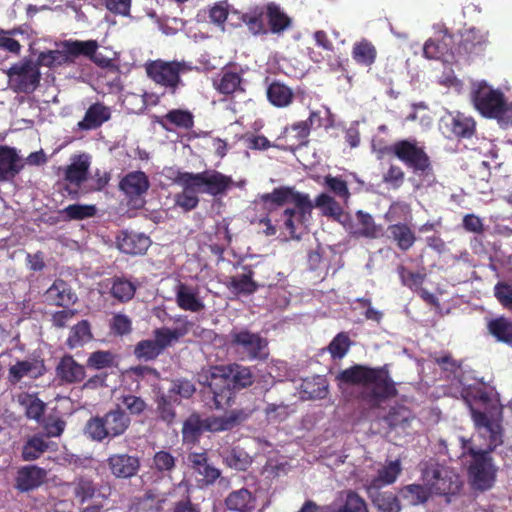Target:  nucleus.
I'll return each instance as SVG.
<instances>
[{"mask_svg":"<svg viewBox=\"0 0 512 512\" xmlns=\"http://www.w3.org/2000/svg\"><path fill=\"white\" fill-rule=\"evenodd\" d=\"M244 79L238 72L223 69L216 79L213 80L215 90L225 96L235 93H244Z\"/></svg>","mask_w":512,"mask_h":512,"instance_id":"cd10ccee","label":"nucleus"},{"mask_svg":"<svg viewBox=\"0 0 512 512\" xmlns=\"http://www.w3.org/2000/svg\"><path fill=\"white\" fill-rule=\"evenodd\" d=\"M352 341L346 332L338 333L330 342L327 349L332 359H342L348 353Z\"/></svg>","mask_w":512,"mask_h":512,"instance_id":"864d4df0","label":"nucleus"},{"mask_svg":"<svg viewBox=\"0 0 512 512\" xmlns=\"http://www.w3.org/2000/svg\"><path fill=\"white\" fill-rule=\"evenodd\" d=\"M59 49L47 50L39 53L35 63L40 68H52L70 64L81 55H92L98 49L96 40H64L58 44Z\"/></svg>","mask_w":512,"mask_h":512,"instance_id":"1a4fd4ad","label":"nucleus"},{"mask_svg":"<svg viewBox=\"0 0 512 512\" xmlns=\"http://www.w3.org/2000/svg\"><path fill=\"white\" fill-rule=\"evenodd\" d=\"M158 123L166 130H170L166 126V123H169L177 128L189 130L194 126V116L188 110L172 109L168 111L164 116H162Z\"/></svg>","mask_w":512,"mask_h":512,"instance_id":"a19ab883","label":"nucleus"},{"mask_svg":"<svg viewBox=\"0 0 512 512\" xmlns=\"http://www.w3.org/2000/svg\"><path fill=\"white\" fill-rule=\"evenodd\" d=\"M176 457L166 450H160L153 456V468L162 475L171 474L176 468Z\"/></svg>","mask_w":512,"mask_h":512,"instance_id":"5fc2aeb1","label":"nucleus"},{"mask_svg":"<svg viewBox=\"0 0 512 512\" xmlns=\"http://www.w3.org/2000/svg\"><path fill=\"white\" fill-rule=\"evenodd\" d=\"M472 100L475 108L485 117L493 118L500 112L503 106L504 95L499 90H494L485 83L478 85L473 91Z\"/></svg>","mask_w":512,"mask_h":512,"instance_id":"dca6fc26","label":"nucleus"},{"mask_svg":"<svg viewBox=\"0 0 512 512\" xmlns=\"http://www.w3.org/2000/svg\"><path fill=\"white\" fill-rule=\"evenodd\" d=\"M48 443L41 436L29 438L22 447L21 458L24 461H34L46 452Z\"/></svg>","mask_w":512,"mask_h":512,"instance_id":"49530a36","label":"nucleus"},{"mask_svg":"<svg viewBox=\"0 0 512 512\" xmlns=\"http://www.w3.org/2000/svg\"><path fill=\"white\" fill-rule=\"evenodd\" d=\"M487 327L497 341L512 346V320L500 316L490 320Z\"/></svg>","mask_w":512,"mask_h":512,"instance_id":"79ce46f5","label":"nucleus"},{"mask_svg":"<svg viewBox=\"0 0 512 512\" xmlns=\"http://www.w3.org/2000/svg\"><path fill=\"white\" fill-rule=\"evenodd\" d=\"M443 134L449 139H469L476 131L472 117L463 113H449L441 119Z\"/></svg>","mask_w":512,"mask_h":512,"instance_id":"a211bd4d","label":"nucleus"},{"mask_svg":"<svg viewBox=\"0 0 512 512\" xmlns=\"http://www.w3.org/2000/svg\"><path fill=\"white\" fill-rule=\"evenodd\" d=\"M110 474L119 480H131L136 477L141 468V459L129 453H114L105 460Z\"/></svg>","mask_w":512,"mask_h":512,"instance_id":"2eb2a0df","label":"nucleus"},{"mask_svg":"<svg viewBox=\"0 0 512 512\" xmlns=\"http://www.w3.org/2000/svg\"><path fill=\"white\" fill-rule=\"evenodd\" d=\"M447 50V44L443 41L428 39L424 44L423 54L428 59H440Z\"/></svg>","mask_w":512,"mask_h":512,"instance_id":"338daca9","label":"nucleus"},{"mask_svg":"<svg viewBox=\"0 0 512 512\" xmlns=\"http://www.w3.org/2000/svg\"><path fill=\"white\" fill-rule=\"evenodd\" d=\"M183 69V64L177 61L166 62L160 59L146 65L148 77L156 84L168 89L172 94L182 85L180 73Z\"/></svg>","mask_w":512,"mask_h":512,"instance_id":"4468645a","label":"nucleus"},{"mask_svg":"<svg viewBox=\"0 0 512 512\" xmlns=\"http://www.w3.org/2000/svg\"><path fill=\"white\" fill-rule=\"evenodd\" d=\"M151 243L149 236L135 231L121 230L116 236L117 248L127 255H144Z\"/></svg>","mask_w":512,"mask_h":512,"instance_id":"6ab92c4d","label":"nucleus"},{"mask_svg":"<svg viewBox=\"0 0 512 512\" xmlns=\"http://www.w3.org/2000/svg\"><path fill=\"white\" fill-rule=\"evenodd\" d=\"M430 357L439 366L446 379L459 385L464 384L463 362L461 360L455 359L450 352L434 353Z\"/></svg>","mask_w":512,"mask_h":512,"instance_id":"5701e85b","label":"nucleus"},{"mask_svg":"<svg viewBox=\"0 0 512 512\" xmlns=\"http://www.w3.org/2000/svg\"><path fill=\"white\" fill-rule=\"evenodd\" d=\"M336 380L347 385L362 386L359 399L371 408H379L382 403L398 395L396 383L386 365L370 367L355 364L340 371Z\"/></svg>","mask_w":512,"mask_h":512,"instance_id":"f03ea898","label":"nucleus"},{"mask_svg":"<svg viewBox=\"0 0 512 512\" xmlns=\"http://www.w3.org/2000/svg\"><path fill=\"white\" fill-rule=\"evenodd\" d=\"M205 418H201L199 414H191L183 423L182 439L184 443L194 444L200 436L207 432Z\"/></svg>","mask_w":512,"mask_h":512,"instance_id":"58836bf2","label":"nucleus"},{"mask_svg":"<svg viewBox=\"0 0 512 512\" xmlns=\"http://www.w3.org/2000/svg\"><path fill=\"white\" fill-rule=\"evenodd\" d=\"M174 181L182 187V191L175 195V203L185 211H191L198 206L199 193L222 195L233 183L230 176L217 170H205L199 173L178 172Z\"/></svg>","mask_w":512,"mask_h":512,"instance_id":"20e7f679","label":"nucleus"},{"mask_svg":"<svg viewBox=\"0 0 512 512\" xmlns=\"http://www.w3.org/2000/svg\"><path fill=\"white\" fill-rule=\"evenodd\" d=\"M43 296L47 304L63 308L74 305L78 299L71 285L63 279H56Z\"/></svg>","mask_w":512,"mask_h":512,"instance_id":"412c9836","label":"nucleus"},{"mask_svg":"<svg viewBox=\"0 0 512 512\" xmlns=\"http://www.w3.org/2000/svg\"><path fill=\"white\" fill-rule=\"evenodd\" d=\"M111 118L110 108L103 103L96 102L88 107L84 118L78 122L77 127L83 131L95 130Z\"/></svg>","mask_w":512,"mask_h":512,"instance_id":"c85d7f7f","label":"nucleus"},{"mask_svg":"<svg viewBox=\"0 0 512 512\" xmlns=\"http://www.w3.org/2000/svg\"><path fill=\"white\" fill-rule=\"evenodd\" d=\"M229 337L231 347L241 355V359L262 361L268 358V340L259 333H254L247 328L234 329Z\"/></svg>","mask_w":512,"mask_h":512,"instance_id":"ddd939ff","label":"nucleus"},{"mask_svg":"<svg viewBox=\"0 0 512 512\" xmlns=\"http://www.w3.org/2000/svg\"><path fill=\"white\" fill-rule=\"evenodd\" d=\"M24 168V163L13 147L0 146V182L12 180Z\"/></svg>","mask_w":512,"mask_h":512,"instance_id":"393cba45","label":"nucleus"},{"mask_svg":"<svg viewBox=\"0 0 512 512\" xmlns=\"http://www.w3.org/2000/svg\"><path fill=\"white\" fill-rule=\"evenodd\" d=\"M67 220H83L93 217L96 214V208L93 205L71 204L60 211Z\"/></svg>","mask_w":512,"mask_h":512,"instance_id":"bf43d9fd","label":"nucleus"},{"mask_svg":"<svg viewBox=\"0 0 512 512\" xmlns=\"http://www.w3.org/2000/svg\"><path fill=\"white\" fill-rule=\"evenodd\" d=\"M323 185L344 202H347L351 196L347 182L340 176H332L331 174L326 175L324 177Z\"/></svg>","mask_w":512,"mask_h":512,"instance_id":"6e6d98bb","label":"nucleus"},{"mask_svg":"<svg viewBox=\"0 0 512 512\" xmlns=\"http://www.w3.org/2000/svg\"><path fill=\"white\" fill-rule=\"evenodd\" d=\"M335 512H368L365 500L355 491H348L344 504Z\"/></svg>","mask_w":512,"mask_h":512,"instance_id":"e2e57ef3","label":"nucleus"},{"mask_svg":"<svg viewBox=\"0 0 512 512\" xmlns=\"http://www.w3.org/2000/svg\"><path fill=\"white\" fill-rule=\"evenodd\" d=\"M22 404L25 405L27 418L37 421L42 418L45 411V403L38 397L26 395L22 400Z\"/></svg>","mask_w":512,"mask_h":512,"instance_id":"680f3d73","label":"nucleus"},{"mask_svg":"<svg viewBox=\"0 0 512 512\" xmlns=\"http://www.w3.org/2000/svg\"><path fill=\"white\" fill-rule=\"evenodd\" d=\"M8 86L15 93L32 94L40 86L42 75L35 61L30 57L13 63L6 71Z\"/></svg>","mask_w":512,"mask_h":512,"instance_id":"f8f14e48","label":"nucleus"},{"mask_svg":"<svg viewBox=\"0 0 512 512\" xmlns=\"http://www.w3.org/2000/svg\"><path fill=\"white\" fill-rule=\"evenodd\" d=\"M268 33L280 35L292 25V19L275 3L265 6Z\"/></svg>","mask_w":512,"mask_h":512,"instance_id":"2f4dec72","label":"nucleus"},{"mask_svg":"<svg viewBox=\"0 0 512 512\" xmlns=\"http://www.w3.org/2000/svg\"><path fill=\"white\" fill-rule=\"evenodd\" d=\"M383 152L394 155L407 168L415 174L428 176L432 174L433 167L429 155L424 147L419 146L415 140H399L383 149Z\"/></svg>","mask_w":512,"mask_h":512,"instance_id":"9b49d317","label":"nucleus"},{"mask_svg":"<svg viewBox=\"0 0 512 512\" xmlns=\"http://www.w3.org/2000/svg\"><path fill=\"white\" fill-rule=\"evenodd\" d=\"M73 494L80 504L92 500L98 496L103 499L107 498L98 488V484L88 476H79L72 482Z\"/></svg>","mask_w":512,"mask_h":512,"instance_id":"f704fd0d","label":"nucleus"},{"mask_svg":"<svg viewBox=\"0 0 512 512\" xmlns=\"http://www.w3.org/2000/svg\"><path fill=\"white\" fill-rule=\"evenodd\" d=\"M254 383V375L249 367L232 363L215 366L210 382L203 390L207 404L220 410L231 405L235 390L247 388Z\"/></svg>","mask_w":512,"mask_h":512,"instance_id":"7ed1b4c3","label":"nucleus"},{"mask_svg":"<svg viewBox=\"0 0 512 512\" xmlns=\"http://www.w3.org/2000/svg\"><path fill=\"white\" fill-rule=\"evenodd\" d=\"M488 41V33L478 28L466 30L458 44L459 54H473L482 51Z\"/></svg>","mask_w":512,"mask_h":512,"instance_id":"c756f323","label":"nucleus"},{"mask_svg":"<svg viewBox=\"0 0 512 512\" xmlns=\"http://www.w3.org/2000/svg\"><path fill=\"white\" fill-rule=\"evenodd\" d=\"M136 292V285L128 279L116 277L110 290L111 295L120 302L131 300Z\"/></svg>","mask_w":512,"mask_h":512,"instance_id":"09e8293b","label":"nucleus"},{"mask_svg":"<svg viewBox=\"0 0 512 512\" xmlns=\"http://www.w3.org/2000/svg\"><path fill=\"white\" fill-rule=\"evenodd\" d=\"M47 475V470L39 466H22L17 470L14 487L21 493L36 490L45 483Z\"/></svg>","mask_w":512,"mask_h":512,"instance_id":"aec40b11","label":"nucleus"},{"mask_svg":"<svg viewBox=\"0 0 512 512\" xmlns=\"http://www.w3.org/2000/svg\"><path fill=\"white\" fill-rule=\"evenodd\" d=\"M45 371L46 368L42 360H21L9 368L8 379L12 384H16L25 376L36 379L42 376Z\"/></svg>","mask_w":512,"mask_h":512,"instance_id":"bb28decb","label":"nucleus"},{"mask_svg":"<svg viewBox=\"0 0 512 512\" xmlns=\"http://www.w3.org/2000/svg\"><path fill=\"white\" fill-rule=\"evenodd\" d=\"M57 378L66 384L82 382L86 377L85 367L79 364L72 355H64L56 366Z\"/></svg>","mask_w":512,"mask_h":512,"instance_id":"b1692460","label":"nucleus"},{"mask_svg":"<svg viewBox=\"0 0 512 512\" xmlns=\"http://www.w3.org/2000/svg\"><path fill=\"white\" fill-rule=\"evenodd\" d=\"M122 409L128 412V416H141L147 409L148 405L140 396L133 394L123 395L118 398Z\"/></svg>","mask_w":512,"mask_h":512,"instance_id":"603ef678","label":"nucleus"},{"mask_svg":"<svg viewBox=\"0 0 512 512\" xmlns=\"http://www.w3.org/2000/svg\"><path fill=\"white\" fill-rule=\"evenodd\" d=\"M115 355L111 351L92 352L87 359V367L95 370L110 368L114 365Z\"/></svg>","mask_w":512,"mask_h":512,"instance_id":"052dcab7","label":"nucleus"},{"mask_svg":"<svg viewBox=\"0 0 512 512\" xmlns=\"http://www.w3.org/2000/svg\"><path fill=\"white\" fill-rule=\"evenodd\" d=\"M489 441L486 449H481L473 446L470 440L461 438L462 456H469L471 458L468 466V475L472 485L485 491L490 489L496 480L497 468L493 463L491 453L502 443H497L493 446L492 440L494 436L492 433H485Z\"/></svg>","mask_w":512,"mask_h":512,"instance_id":"39448f33","label":"nucleus"},{"mask_svg":"<svg viewBox=\"0 0 512 512\" xmlns=\"http://www.w3.org/2000/svg\"><path fill=\"white\" fill-rule=\"evenodd\" d=\"M131 424L130 417L124 412L119 403L104 416L90 418L85 426V433L94 441L113 439L123 435Z\"/></svg>","mask_w":512,"mask_h":512,"instance_id":"6e6552de","label":"nucleus"},{"mask_svg":"<svg viewBox=\"0 0 512 512\" xmlns=\"http://www.w3.org/2000/svg\"><path fill=\"white\" fill-rule=\"evenodd\" d=\"M255 271L252 265L241 266V272L227 277L225 281L226 288L237 297H248L256 293L259 288L264 287V283L255 280Z\"/></svg>","mask_w":512,"mask_h":512,"instance_id":"f3484780","label":"nucleus"},{"mask_svg":"<svg viewBox=\"0 0 512 512\" xmlns=\"http://www.w3.org/2000/svg\"><path fill=\"white\" fill-rule=\"evenodd\" d=\"M398 272L403 285L415 291H418L425 279V275L412 272L406 269L404 266H400L398 268Z\"/></svg>","mask_w":512,"mask_h":512,"instance_id":"69168bd1","label":"nucleus"},{"mask_svg":"<svg viewBox=\"0 0 512 512\" xmlns=\"http://www.w3.org/2000/svg\"><path fill=\"white\" fill-rule=\"evenodd\" d=\"M92 337L90 323L81 320L71 328L66 344L70 349H75L89 342Z\"/></svg>","mask_w":512,"mask_h":512,"instance_id":"a18cd8bd","label":"nucleus"},{"mask_svg":"<svg viewBox=\"0 0 512 512\" xmlns=\"http://www.w3.org/2000/svg\"><path fill=\"white\" fill-rule=\"evenodd\" d=\"M89 163L77 161L68 165L65 170V180L79 186L87 178Z\"/></svg>","mask_w":512,"mask_h":512,"instance_id":"4d7b16f0","label":"nucleus"},{"mask_svg":"<svg viewBox=\"0 0 512 512\" xmlns=\"http://www.w3.org/2000/svg\"><path fill=\"white\" fill-rule=\"evenodd\" d=\"M414 418L415 416L413 412L408 407L404 405H395L390 407L383 420L391 429H395L397 427L405 429L410 426Z\"/></svg>","mask_w":512,"mask_h":512,"instance_id":"ea45409f","label":"nucleus"},{"mask_svg":"<svg viewBox=\"0 0 512 512\" xmlns=\"http://www.w3.org/2000/svg\"><path fill=\"white\" fill-rule=\"evenodd\" d=\"M372 503L383 512H399L401 509L399 500L393 492H380L368 487Z\"/></svg>","mask_w":512,"mask_h":512,"instance_id":"37998d69","label":"nucleus"},{"mask_svg":"<svg viewBox=\"0 0 512 512\" xmlns=\"http://www.w3.org/2000/svg\"><path fill=\"white\" fill-rule=\"evenodd\" d=\"M150 183L147 175L142 171H133L126 174L120 181V190L130 198L138 199L149 189Z\"/></svg>","mask_w":512,"mask_h":512,"instance_id":"a878e982","label":"nucleus"},{"mask_svg":"<svg viewBox=\"0 0 512 512\" xmlns=\"http://www.w3.org/2000/svg\"><path fill=\"white\" fill-rule=\"evenodd\" d=\"M401 470V465L398 460L390 461L378 471V475L371 480L369 487L379 490L382 486L394 483L401 473Z\"/></svg>","mask_w":512,"mask_h":512,"instance_id":"c03bdc74","label":"nucleus"},{"mask_svg":"<svg viewBox=\"0 0 512 512\" xmlns=\"http://www.w3.org/2000/svg\"><path fill=\"white\" fill-rule=\"evenodd\" d=\"M179 488H185V494L183 498L175 502L172 512H200L198 504H194L191 501L190 486L187 482L181 481L178 484Z\"/></svg>","mask_w":512,"mask_h":512,"instance_id":"0e129e2a","label":"nucleus"},{"mask_svg":"<svg viewBox=\"0 0 512 512\" xmlns=\"http://www.w3.org/2000/svg\"><path fill=\"white\" fill-rule=\"evenodd\" d=\"M258 204L266 215L259 221L265 226L266 236H274L277 229L284 230L292 239H300L297 230L305 224L313 211L310 196L294 186H279L269 193L258 195Z\"/></svg>","mask_w":512,"mask_h":512,"instance_id":"f257e3e1","label":"nucleus"},{"mask_svg":"<svg viewBox=\"0 0 512 512\" xmlns=\"http://www.w3.org/2000/svg\"><path fill=\"white\" fill-rule=\"evenodd\" d=\"M388 238L402 251H408L417 240L415 231L407 223L399 222L387 227Z\"/></svg>","mask_w":512,"mask_h":512,"instance_id":"7c9ffc66","label":"nucleus"},{"mask_svg":"<svg viewBox=\"0 0 512 512\" xmlns=\"http://www.w3.org/2000/svg\"><path fill=\"white\" fill-rule=\"evenodd\" d=\"M267 100L274 107L286 108L294 101V92L291 87L279 80H273L266 88Z\"/></svg>","mask_w":512,"mask_h":512,"instance_id":"473e14b6","label":"nucleus"},{"mask_svg":"<svg viewBox=\"0 0 512 512\" xmlns=\"http://www.w3.org/2000/svg\"><path fill=\"white\" fill-rule=\"evenodd\" d=\"M240 19L254 36L268 34L265 6H256L250 9L248 12L243 13Z\"/></svg>","mask_w":512,"mask_h":512,"instance_id":"e433bc0d","label":"nucleus"},{"mask_svg":"<svg viewBox=\"0 0 512 512\" xmlns=\"http://www.w3.org/2000/svg\"><path fill=\"white\" fill-rule=\"evenodd\" d=\"M423 481L431 495L443 496L446 502H451V497L459 494L463 481L453 469L432 464L423 471Z\"/></svg>","mask_w":512,"mask_h":512,"instance_id":"9d476101","label":"nucleus"},{"mask_svg":"<svg viewBox=\"0 0 512 512\" xmlns=\"http://www.w3.org/2000/svg\"><path fill=\"white\" fill-rule=\"evenodd\" d=\"M193 324L185 320L181 326L173 329L167 327L156 328L153 331L154 339L139 341L134 347V356L143 361H153L168 347L178 342L188 334Z\"/></svg>","mask_w":512,"mask_h":512,"instance_id":"423d86ee","label":"nucleus"},{"mask_svg":"<svg viewBox=\"0 0 512 512\" xmlns=\"http://www.w3.org/2000/svg\"><path fill=\"white\" fill-rule=\"evenodd\" d=\"M401 494L411 505H419L428 500L431 493L428 487L420 484H410L402 488Z\"/></svg>","mask_w":512,"mask_h":512,"instance_id":"8fccbe9b","label":"nucleus"},{"mask_svg":"<svg viewBox=\"0 0 512 512\" xmlns=\"http://www.w3.org/2000/svg\"><path fill=\"white\" fill-rule=\"evenodd\" d=\"M312 204L313 208L321 209L324 216L339 219L343 214L341 205L327 193H320Z\"/></svg>","mask_w":512,"mask_h":512,"instance_id":"de8ad7c7","label":"nucleus"},{"mask_svg":"<svg viewBox=\"0 0 512 512\" xmlns=\"http://www.w3.org/2000/svg\"><path fill=\"white\" fill-rule=\"evenodd\" d=\"M494 296L504 309L512 313V280L498 281L494 286Z\"/></svg>","mask_w":512,"mask_h":512,"instance_id":"13d9d810","label":"nucleus"},{"mask_svg":"<svg viewBox=\"0 0 512 512\" xmlns=\"http://www.w3.org/2000/svg\"><path fill=\"white\" fill-rule=\"evenodd\" d=\"M356 217L360 225L357 234L366 238H377L380 234L381 227L375 224L373 217L362 210L356 212Z\"/></svg>","mask_w":512,"mask_h":512,"instance_id":"3c124183","label":"nucleus"},{"mask_svg":"<svg viewBox=\"0 0 512 512\" xmlns=\"http://www.w3.org/2000/svg\"><path fill=\"white\" fill-rule=\"evenodd\" d=\"M405 180V173L401 167L391 165L387 172L383 175V182L391 186L393 189L400 188Z\"/></svg>","mask_w":512,"mask_h":512,"instance_id":"774afa93","label":"nucleus"},{"mask_svg":"<svg viewBox=\"0 0 512 512\" xmlns=\"http://www.w3.org/2000/svg\"><path fill=\"white\" fill-rule=\"evenodd\" d=\"M254 503V496L246 488L232 491L225 499L226 507L236 512H250L254 509Z\"/></svg>","mask_w":512,"mask_h":512,"instance_id":"4c0bfd02","label":"nucleus"},{"mask_svg":"<svg viewBox=\"0 0 512 512\" xmlns=\"http://www.w3.org/2000/svg\"><path fill=\"white\" fill-rule=\"evenodd\" d=\"M310 132L311 124L307 121H298L285 127L280 138L287 143L290 142L291 149L295 150L308 143Z\"/></svg>","mask_w":512,"mask_h":512,"instance_id":"72a5a7b5","label":"nucleus"},{"mask_svg":"<svg viewBox=\"0 0 512 512\" xmlns=\"http://www.w3.org/2000/svg\"><path fill=\"white\" fill-rule=\"evenodd\" d=\"M175 301L184 311L198 313L205 309V304L199 296V288L184 282H178L175 286Z\"/></svg>","mask_w":512,"mask_h":512,"instance_id":"4be33fe9","label":"nucleus"},{"mask_svg":"<svg viewBox=\"0 0 512 512\" xmlns=\"http://www.w3.org/2000/svg\"><path fill=\"white\" fill-rule=\"evenodd\" d=\"M377 55L378 52L375 45L367 39H361L352 46V59L359 66L371 68L377 59Z\"/></svg>","mask_w":512,"mask_h":512,"instance_id":"c9c22d12","label":"nucleus"},{"mask_svg":"<svg viewBox=\"0 0 512 512\" xmlns=\"http://www.w3.org/2000/svg\"><path fill=\"white\" fill-rule=\"evenodd\" d=\"M461 397L468 406L475 426L482 429L485 433H492L494 436L493 446L497 443H503V429L498 420L489 418L486 413L477 410L475 403L488 404L491 401L489 392L479 385H468L461 389Z\"/></svg>","mask_w":512,"mask_h":512,"instance_id":"0eeeda50","label":"nucleus"}]
</instances>
